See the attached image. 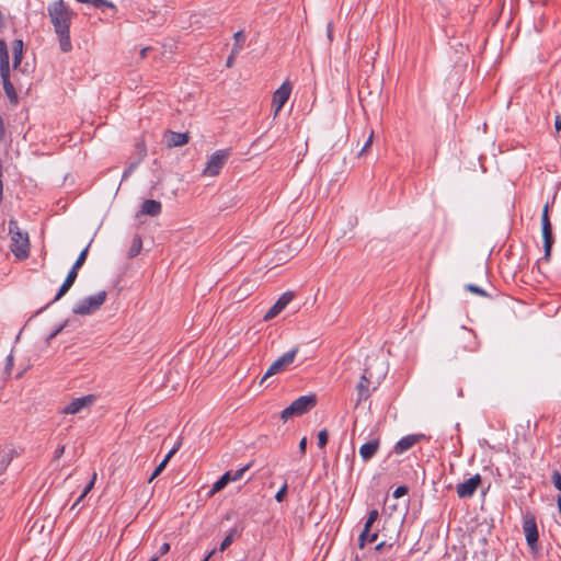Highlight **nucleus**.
Masks as SVG:
<instances>
[{
	"label": "nucleus",
	"mask_w": 561,
	"mask_h": 561,
	"mask_svg": "<svg viewBox=\"0 0 561 561\" xmlns=\"http://www.w3.org/2000/svg\"><path fill=\"white\" fill-rule=\"evenodd\" d=\"M47 11L54 25L55 33L58 36L61 51H70L72 49L70 41V20L73 13L65 4L64 0L53 2L48 5Z\"/></svg>",
	"instance_id": "obj_1"
},
{
	"label": "nucleus",
	"mask_w": 561,
	"mask_h": 561,
	"mask_svg": "<svg viewBox=\"0 0 561 561\" xmlns=\"http://www.w3.org/2000/svg\"><path fill=\"white\" fill-rule=\"evenodd\" d=\"M9 233L12 244L11 251L18 259H26L28 256L30 241L26 232H22L18 222L13 219L9 220Z\"/></svg>",
	"instance_id": "obj_2"
},
{
	"label": "nucleus",
	"mask_w": 561,
	"mask_h": 561,
	"mask_svg": "<svg viewBox=\"0 0 561 561\" xmlns=\"http://www.w3.org/2000/svg\"><path fill=\"white\" fill-rule=\"evenodd\" d=\"M317 404L316 394L301 396L294 400L287 408L280 412L283 422H287L293 416H300L307 413Z\"/></svg>",
	"instance_id": "obj_3"
},
{
	"label": "nucleus",
	"mask_w": 561,
	"mask_h": 561,
	"mask_svg": "<svg viewBox=\"0 0 561 561\" xmlns=\"http://www.w3.org/2000/svg\"><path fill=\"white\" fill-rule=\"evenodd\" d=\"M107 297V293L105 290H101L95 295L85 297L79 300L72 308V312L78 316H87L90 314L101 308V306L105 302Z\"/></svg>",
	"instance_id": "obj_4"
},
{
	"label": "nucleus",
	"mask_w": 561,
	"mask_h": 561,
	"mask_svg": "<svg viewBox=\"0 0 561 561\" xmlns=\"http://www.w3.org/2000/svg\"><path fill=\"white\" fill-rule=\"evenodd\" d=\"M548 204L545 205L542 215H541V233H542V240H543V259L549 260L551 254V249L554 242L553 233H552V226L549 219L548 215Z\"/></svg>",
	"instance_id": "obj_5"
},
{
	"label": "nucleus",
	"mask_w": 561,
	"mask_h": 561,
	"mask_svg": "<svg viewBox=\"0 0 561 561\" xmlns=\"http://www.w3.org/2000/svg\"><path fill=\"white\" fill-rule=\"evenodd\" d=\"M298 351H299V347L296 346L293 350H290V351L286 352L285 354H283L280 357H278L268 367V369L266 370V373L264 374V376L260 380V385H262L268 377L283 371L287 366H289L294 362Z\"/></svg>",
	"instance_id": "obj_6"
},
{
	"label": "nucleus",
	"mask_w": 561,
	"mask_h": 561,
	"mask_svg": "<svg viewBox=\"0 0 561 561\" xmlns=\"http://www.w3.org/2000/svg\"><path fill=\"white\" fill-rule=\"evenodd\" d=\"M523 530L526 537V542L533 552H538V529L536 518L527 514L523 519Z\"/></svg>",
	"instance_id": "obj_7"
},
{
	"label": "nucleus",
	"mask_w": 561,
	"mask_h": 561,
	"mask_svg": "<svg viewBox=\"0 0 561 561\" xmlns=\"http://www.w3.org/2000/svg\"><path fill=\"white\" fill-rule=\"evenodd\" d=\"M228 156L229 152L227 150H217L214 152L206 162V167L203 170V173L209 176L219 174V171L224 167Z\"/></svg>",
	"instance_id": "obj_8"
},
{
	"label": "nucleus",
	"mask_w": 561,
	"mask_h": 561,
	"mask_svg": "<svg viewBox=\"0 0 561 561\" xmlns=\"http://www.w3.org/2000/svg\"><path fill=\"white\" fill-rule=\"evenodd\" d=\"M250 463L245 465L244 467L238 469L234 472L226 471L211 486V490L209 492L210 495H214L215 493L221 491L230 481H237L242 478L244 472L250 468Z\"/></svg>",
	"instance_id": "obj_9"
},
{
	"label": "nucleus",
	"mask_w": 561,
	"mask_h": 561,
	"mask_svg": "<svg viewBox=\"0 0 561 561\" xmlns=\"http://www.w3.org/2000/svg\"><path fill=\"white\" fill-rule=\"evenodd\" d=\"M94 394H87L80 398L73 399L70 403L65 405L61 409V413L64 414H76L79 413L82 409L91 407L95 401Z\"/></svg>",
	"instance_id": "obj_10"
},
{
	"label": "nucleus",
	"mask_w": 561,
	"mask_h": 561,
	"mask_svg": "<svg viewBox=\"0 0 561 561\" xmlns=\"http://www.w3.org/2000/svg\"><path fill=\"white\" fill-rule=\"evenodd\" d=\"M291 93V87L288 82H284L273 94L272 106L274 107V116L278 114L284 104L288 101Z\"/></svg>",
	"instance_id": "obj_11"
},
{
	"label": "nucleus",
	"mask_w": 561,
	"mask_h": 561,
	"mask_svg": "<svg viewBox=\"0 0 561 561\" xmlns=\"http://www.w3.org/2000/svg\"><path fill=\"white\" fill-rule=\"evenodd\" d=\"M480 483H481V477H480V474L477 473L473 477L466 480L465 482L457 484V495L460 499L471 497L476 493Z\"/></svg>",
	"instance_id": "obj_12"
},
{
	"label": "nucleus",
	"mask_w": 561,
	"mask_h": 561,
	"mask_svg": "<svg viewBox=\"0 0 561 561\" xmlns=\"http://www.w3.org/2000/svg\"><path fill=\"white\" fill-rule=\"evenodd\" d=\"M294 293L286 291L284 293L276 302L268 309V311L264 314V320L270 321L275 318L278 313H280L287 305L293 300Z\"/></svg>",
	"instance_id": "obj_13"
},
{
	"label": "nucleus",
	"mask_w": 561,
	"mask_h": 561,
	"mask_svg": "<svg viewBox=\"0 0 561 561\" xmlns=\"http://www.w3.org/2000/svg\"><path fill=\"white\" fill-rule=\"evenodd\" d=\"M424 438H425L424 434H410V435L403 436L396 443V445L393 447V453L397 455H401V454L405 453L407 450H409L410 448H412L416 443H419L421 439H424Z\"/></svg>",
	"instance_id": "obj_14"
},
{
	"label": "nucleus",
	"mask_w": 561,
	"mask_h": 561,
	"mask_svg": "<svg viewBox=\"0 0 561 561\" xmlns=\"http://www.w3.org/2000/svg\"><path fill=\"white\" fill-rule=\"evenodd\" d=\"M0 76L1 79L10 78V60L7 44L0 39Z\"/></svg>",
	"instance_id": "obj_15"
},
{
	"label": "nucleus",
	"mask_w": 561,
	"mask_h": 561,
	"mask_svg": "<svg viewBox=\"0 0 561 561\" xmlns=\"http://www.w3.org/2000/svg\"><path fill=\"white\" fill-rule=\"evenodd\" d=\"M165 139H167V146L169 148L181 147L188 142L190 136H188V133H176V131L168 130L165 134Z\"/></svg>",
	"instance_id": "obj_16"
},
{
	"label": "nucleus",
	"mask_w": 561,
	"mask_h": 561,
	"mask_svg": "<svg viewBox=\"0 0 561 561\" xmlns=\"http://www.w3.org/2000/svg\"><path fill=\"white\" fill-rule=\"evenodd\" d=\"M369 387H370V380L367 378L366 373H364L360 376L359 381L356 385V392H357L356 402H357V404L369 398V396H370Z\"/></svg>",
	"instance_id": "obj_17"
},
{
	"label": "nucleus",
	"mask_w": 561,
	"mask_h": 561,
	"mask_svg": "<svg viewBox=\"0 0 561 561\" xmlns=\"http://www.w3.org/2000/svg\"><path fill=\"white\" fill-rule=\"evenodd\" d=\"M162 209L161 203L156 199H145L141 204L139 214L156 217Z\"/></svg>",
	"instance_id": "obj_18"
},
{
	"label": "nucleus",
	"mask_w": 561,
	"mask_h": 561,
	"mask_svg": "<svg viewBox=\"0 0 561 561\" xmlns=\"http://www.w3.org/2000/svg\"><path fill=\"white\" fill-rule=\"evenodd\" d=\"M379 448V440L373 439L363 444L359 448V455L364 461L370 460Z\"/></svg>",
	"instance_id": "obj_19"
},
{
	"label": "nucleus",
	"mask_w": 561,
	"mask_h": 561,
	"mask_svg": "<svg viewBox=\"0 0 561 561\" xmlns=\"http://www.w3.org/2000/svg\"><path fill=\"white\" fill-rule=\"evenodd\" d=\"M138 10L141 13V18L146 21L153 19L157 13V5H153L150 0H141L138 3Z\"/></svg>",
	"instance_id": "obj_20"
},
{
	"label": "nucleus",
	"mask_w": 561,
	"mask_h": 561,
	"mask_svg": "<svg viewBox=\"0 0 561 561\" xmlns=\"http://www.w3.org/2000/svg\"><path fill=\"white\" fill-rule=\"evenodd\" d=\"M15 455V450L11 447H3L0 449V474L5 471Z\"/></svg>",
	"instance_id": "obj_21"
},
{
	"label": "nucleus",
	"mask_w": 561,
	"mask_h": 561,
	"mask_svg": "<svg viewBox=\"0 0 561 561\" xmlns=\"http://www.w3.org/2000/svg\"><path fill=\"white\" fill-rule=\"evenodd\" d=\"M12 53H13V67L16 68L22 60L23 53V41L14 39L12 43Z\"/></svg>",
	"instance_id": "obj_22"
},
{
	"label": "nucleus",
	"mask_w": 561,
	"mask_h": 561,
	"mask_svg": "<svg viewBox=\"0 0 561 561\" xmlns=\"http://www.w3.org/2000/svg\"><path fill=\"white\" fill-rule=\"evenodd\" d=\"M3 90L9 98L10 102L13 104L18 103V95L14 89L13 83L10 81V78L2 79Z\"/></svg>",
	"instance_id": "obj_23"
},
{
	"label": "nucleus",
	"mask_w": 561,
	"mask_h": 561,
	"mask_svg": "<svg viewBox=\"0 0 561 561\" xmlns=\"http://www.w3.org/2000/svg\"><path fill=\"white\" fill-rule=\"evenodd\" d=\"M233 41H234V43L232 45L231 50L233 51V54H239L242 50L244 42H245L244 32L242 30L236 32L233 34Z\"/></svg>",
	"instance_id": "obj_24"
},
{
	"label": "nucleus",
	"mask_w": 561,
	"mask_h": 561,
	"mask_svg": "<svg viewBox=\"0 0 561 561\" xmlns=\"http://www.w3.org/2000/svg\"><path fill=\"white\" fill-rule=\"evenodd\" d=\"M141 248H142V240H141L140 236L136 234L134 237L131 245L127 252L128 257L133 259V257L137 256L140 253Z\"/></svg>",
	"instance_id": "obj_25"
},
{
	"label": "nucleus",
	"mask_w": 561,
	"mask_h": 561,
	"mask_svg": "<svg viewBox=\"0 0 561 561\" xmlns=\"http://www.w3.org/2000/svg\"><path fill=\"white\" fill-rule=\"evenodd\" d=\"M91 242L92 241H90L89 244L80 252L79 256L77 257L76 262L73 263L71 268L75 270L76 272H78L79 268H81V266L84 264Z\"/></svg>",
	"instance_id": "obj_26"
},
{
	"label": "nucleus",
	"mask_w": 561,
	"mask_h": 561,
	"mask_svg": "<svg viewBox=\"0 0 561 561\" xmlns=\"http://www.w3.org/2000/svg\"><path fill=\"white\" fill-rule=\"evenodd\" d=\"M77 277H78V272H76L75 270L70 268V271L68 272L64 283L61 284V286H65L68 289H70L72 287V285L75 284Z\"/></svg>",
	"instance_id": "obj_27"
},
{
	"label": "nucleus",
	"mask_w": 561,
	"mask_h": 561,
	"mask_svg": "<svg viewBox=\"0 0 561 561\" xmlns=\"http://www.w3.org/2000/svg\"><path fill=\"white\" fill-rule=\"evenodd\" d=\"M465 289L472 294L482 296V297H491L483 288H481L474 284H467L465 286Z\"/></svg>",
	"instance_id": "obj_28"
},
{
	"label": "nucleus",
	"mask_w": 561,
	"mask_h": 561,
	"mask_svg": "<svg viewBox=\"0 0 561 561\" xmlns=\"http://www.w3.org/2000/svg\"><path fill=\"white\" fill-rule=\"evenodd\" d=\"M68 288L65 287V286H60L56 296L54 297V299L48 302L45 307H43L38 312H42L44 309L48 308L50 305H53L54 302L58 301L59 299H61L67 293H68Z\"/></svg>",
	"instance_id": "obj_29"
},
{
	"label": "nucleus",
	"mask_w": 561,
	"mask_h": 561,
	"mask_svg": "<svg viewBox=\"0 0 561 561\" xmlns=\"http://www.w3.org/2000/svg\"><path fill=\"white\" fill-rule=\"evenodd\" d=\"M135 147L138 154V158L136 160H139V162H141L144 158L147 156L146 145L144 141H138Z\"/></svg>",
	"instance_id": "obj_30"
},
{
	"label": "nucleus",
	"mask_w": 561,
	"mask_h": 561,
	"mask_svg": "<svg viewBox=\"0 0 561 561\" xmlns=\"http://www.w3.org/2000/svg\"><path fill=\"white\" fill-rule=\"evenodd\" d=\"M328 439H329L328 431L327 430H321L318 433V446H319V448H324L325 445L328 444Z\"/></svg>",
	"instance_id": "obj_31"
},
{
	"label": "nucleus",
	"mask_w": 561,
	"mask_h": 561,
	"mask_svg": "<svg viewBox=\"0 0 561 561\" xmlns=\"http://www.w3.org/2000/svg\"><path fill=\"white\" fill-rule=\"evenodd\" d=\"M67 324H68V320H66L65 322L59 324L56 329H54V331H51L49 333V335L47 336L46 342L49 343L50 340L55 339L67 327Z\"/></svg>",
	"instance_id": "obj_32"
},
{
	"label": "nucleus",
	"mask_w": 561,
	"mask_h": 561,
	"mask_svg": "<svg viewBox=\"0 0 561 561\" xmlns=\"http://www.w3.org/2000/svg\"><path fill=\"white\" fill-rule=\"evenodd\" d=\"M167 462L165 461H161L157 467L156 469L153 470L152 474L149 477L148 479V482H152L163 470L164 468L167 467Z\"/></svg>",
	"instance_id": "obj_33"
},
{
	"label": "nucleus",
	"mask_w": 561,
	"mask_h": 561,
	"mask_svg": "<svg viewBox=\"0 0 561 561\" xmlns=\"http://www.w3.org/2000/svg\"><path fill=\"white\" fill-rule=\"evenodd\" d=\"M551 481L554 488L561 492V473L558 470L552 471Z\"/></svg>",
	"instance_id": "obj_34"
},
{
	"label": "nucleus",
	"mask_w": 561,
	"mask_h": 561,
	"mask_svg": "<svg viewBox=\"0 0 561 561\" xmlns=\"http://www.w3.org/2000/svg\"><path fill=\"white\" fill-rule=\"evenodd\" d=\"M139 160H135L133 161L128 168L123 172V175H122V180H126L131 173L139 165Z\"/></svg>",
	"instance_id": "obj_35"
},
{
	"label": "nucleus",
	"mask_w": 561,
	"mask_h": 561,
	"mask_svg": "<svg viewBox=\"0 0 561 561\" xmlns=\"http://www.w3.org/2000/svg\"><path fill=\"white\" fill-rule=\"evenodd\" d=\"M473 337V333L471 330H468L467 328L465 327H461L460 328V331H459V339L461 341H467V340H470Z\"/></svg>",
	"instance_id": "obj_36"
},
{
	"label": "nucleus",
	"mask_w": 561,
	"mask_h": 561,
	"mask_svg": "<svg viewBox=\"0 0 561 561\" xmlns=\"http://www.w3.org/2000/svg\"><path fill=\"white\" fill-rule=\"evenodd\" d=\"M13 362H14V357H13V354L10 353L7 357V362H5V366H4V374L7 376H10L11 375V370H12V367H13Z\"/></svg>",
	"instance_id": "obj_37"
},
{
	"label": "nucleus",
	"mask_w": 561,
	"mask_h": 561,
	"mask_svg": "<svg viewBox=\"0 0 561 561\" xmlns=\"http://www.w3.org/2000/svg\"><path fill=\"white\" fill-rule=\"evenodd\" d=\"M233 541V534L227 535L220 543V551L226 550Z\"/></svg>",
	"instance_id": "obj_38"
},
{
	"label": "nucleus",
	"mask_w": 561,
	"mask_h": 561,
	"mask_svg": "<svg viewBox=\"0 0 561 561\" xmlns=\"http://www.w3.org/2000/svg\"><path fill=\"white\" fill-rule=\"evenodd\" d=\"M287 493V484H284L275 494V500L280 503L284 501Z\"/></svg>",
	"instance_id": "obj_39"
},
{
	"label": "nucleus",
	"mask_w": 561,
	"mask_h": 561,
	"mask_svg": "<svg viewBox=\"0 0 561 561\" xmlns=\"http://www.w3.org/2000/svg\"><path fill=\"white\" fill-rule=\"evenodd\" d=\"M409 489L405 485H399L393 491V497L399 499L408 493Z\"/></svg>",
	"instance_id": "obj_40"
},
{
	"label": "nucleus",
	"mask_w": 561,
	"mask_h": 561,
	"mask_svg": "<svg viewBox=\"0 0 561 561\" xmlns=\"http://www.w3.org/2000/svg\"><path fill=\"white\" fill-rule=\"evenodd\" d=\"M368 542V531L362 530L359 537H358V546L360 549L365 547V543Z\"/></svg>",
	"instance_id": "obj_41"
},
{
	"label": "nucleus",
	"mask_w": 561,
	"mask_h": 561,
	"mask_svg": "<svg viewBox=\"0 0 561 561\" xmlns=\"http://www.w3.org/2000/svg\"><path fill=\"white\" fill-rule=\"evenodd\" d=\"M393 546V542H388L387 540H382L380 541L379 543L376 545L375 547V550L380 552L382 551L386 547H389L391 548Z\"/></svg>",
	"instance_id": "obj_42"
},
{
	"label": "nucleus",
	"mask_w": 561,
	"mask_h": 561,
	"mask_svg": "<svg viewBox=\"0 0 561 561\" xmlns=\"http://www.w3.org/2000/svg\"><path fill=\"white\" fill-rule=\"evenodd\" d=\"M95 478H96V473L93 474L91 481L85 485V488L83 489L82 491V496H87V494L91 491V489L93 488L94 485V481H95Z\"/></svg>",
	"instance_id": "obj_43"
},
{
	"label": "nucleus",
	"mask_w": 561,
	"mask_h": 561,
	"mask_svg": "<svg viewBox=\"0 0 561 561\" xmlns=\"http://www.w3.org/2000/svg\"><path fill=\"white\" fill-rule=\"evenodd\" d=\"M180 447V443H178L165 456L164 458L162 459V461H165L167 463L170 461V459L172 458V456L178 451Z\"/></svg>",
	"instance_id": "obj_44"
},
{
	"label": "nucleus",
	"mask_w": 561,
	"mask_h": 561,
	"mask_svg": "<svg viewBox=\"0 0 561 561\" xmlns=\"http://www.w3.org/2000/svg\"><path fill=\"white\" fill-rule=\"evenodd\" d=\"M237 55H238V54H233V51L231 50V53H230V55L228 56L227 61H226V66H227L228 68H230V67H232V66H233V64H234V59H236V56H237Z\"/></svg>",
	"instance_id": "obj_45"
},
{
	"label": "nucleus",
	"mask_w": 561,
	"mask_h": 561,
	"mask_svg": "<svg viewBox=\"0 0 561 561\" xmlns=\"http://www.w3.org/2000/svg\"><path fill=\"white\" fill-rule=\"evenodd\" d=\"M170 551V545L168 542H164L159 548L160 556H164Z\"/></svg>",
	"instance_id": "obj_46"
},
{
	"label": "nucleus",
	"mask_w": 561,
	"mask_h": 561,
	"mask_svg": "<svg viewBox=\"0 0 561 561\" xmlns=\"http://www.w3.org/2000/svg\"><path fill=\"white\" fill-rule=\"evenodd\" d=\"M307 449V437H302L299 442V451L304 455Z\"/></svg>",
	"instance_id": "obj_47"
},
{
	"label": "nucleus",
	"mask_w": 561,
	"mask_h": 561,
	"mask_svg": "<svg viewBox=\"0 0 561 561\" xmlns=\"http://www.w3.org/2000/svg\"><path fill=\"white\" fill-rule=\"evenodd\" d=\"M104 0H89L87 4H92L94 8H103Z\"/></svg>",
	"instance_id": "obj_48"
},
{
	"label": "nucleus",
	"mask_w": 561,
	"mask_h": 561,
	"mask_svg": "<svg viewBox=\"0 0 561 561\" xmlns=\"http://www.w3.org/2000/svg\"><path fill=\"white\" fill-rule=\"evenodd\" d=\"M373 137H374V133L371 131V133H370V135H369V137H368V139H367V141L365 142L364 147L362 148V150H360V152H359L360 154H362L364 151H366V150H367V148L371 145V142H373Z\"/></svg>",
	"instance_id": "obj_49"
},
{
	"label": "nucleus",
	"mask_w": 561,
	"mask_h": 561,
	"mask_svg": "<svg viewBox=\"0 0 561 561\" xmlns=\"http://www.w3.org/2000/svg\"><path fill=\"white\" fill-rule=\"evenodd\" d=\"M379 538V533L378 531H368V542H375L377 541Z\"/></svg>",
	"instance_id": "obj_50"
},
{
	"label": "nucleus",
	"mask_w": 561,
	"mask_h": 561,
	"mask_svg": "<svg viewBox=\"0 0 561 561\" xmlns=\"http://www.w3.org/2000/svg\"><path fill=\"white\" fill-rule=\"evenodd\" d=\"M378 515H379V514H378V511H377V510H371V511H369V513H368V517H367V519H368V520L376 522V520H377V518H378Z\"/></svg>",
	"instance_id": "obj_51"
},
{
	"label": "nucleus",
	"mask_w": 561,
	"mask_h": 561,
	"mask_svg": "<svg viewBox=\"0 0 561 561\" xmlns=\"http://www.w3.org/2000/svg\"><path fill=\"white\" fill-rule=\"evenodd\" d=\"M65 451V446H59L54 454V459H59Z\"/></svg>",
	"instance_id": "obj_52"
},
{
	"label": "nucleus",
	"mask_w": 561,
	"mask_h": 561,
	"mask_svg": "<svg viewBox=\"0 0 561 561\" xmlns=\"http://www.w3.org/2000/svg\"><path fill=\"white\" fill-rule=\"evenodd\" d=\"M554 127H556V129H557L558 131H559V130H561V115H560V114H558V115L556 116Z\"/></svg>",
	"instance_id": "obj_53"
},
{
	"label": "nucleus",
	"mask_w": 561,
	"mask_h": 561,
	"mask_svg": "<svg viewBox=\"0 0 561 561\" xmlns=\"http://www.w3.org/2000/svg\"><path fill=\"white\" fill-rule=\"evenodd\" d=\"M151 50V47H145L140 50V58L144 59L147 57L148 53Z\"/></svg>",
	"instance_id": "obj_54"
},
{
	"label": "nucleus",
	"mask_w": 561,
	"mask_h": 561,
	"mask_svg": "<svg viewBox=\"0 0 561 561\" xmlns=\"http://www.w3.org/2000/svg\"><path fill=\"white\" fill-rule=\"evenodd\" d=\"M374 523L375 522H373V520L366 519L365 525H364V530L370 531V528L373 527Z\"/></svg>",
	"instance_id": "obj_55"
},
{
	"label": "nucleus",
	"mask_w": 561,
	"mask_h": 561,
	"mask_svg": "<svg viewBox=\"0 0 561 561\" xmlns=\"http://www.w3.org/2000/svg\"><path fill=\"white\" fill-rule=\"evenodd\" d=\"M84 497H85V496H82V493H81V494H80V496L77 499V501L73 503V505H72L71 510H75V508H76V506H77L78 504H80V502H82V500H83Z\"/></svg>",
	"instance_id": "obj_56"
},
{
	"label": "nucleus",
	"mask_w": 561,
	"mask_h": 561,
	"mask_svg": "<svg viewBox=\"0 0 561 561\" xmlns=\"http://www.w3.org/2000/svg\"><path fill=\"white\" fill-rule=\"evenodd\" d=\"M84 497H85V496H82V493H81V494H80V496L77 499V501L73 503V505H72L71 510H75V508H76V506H77L78 504H80V502H82V500H83Z\"/></svg>",
	"instance_id": "obj_57"
},
{
	"label": "nucleus",
	"mask_w": 561,
	"mask_h": 561,
	"mask_svg": "<svg viewBox=\"0 0 561 561\" xmlns=\"http://www.w3.org/2000/svg\"><path fill=\"white\" fill-rule=\"evenodd\" d=\"M103 7L111 8V9H115L114 3H112V2H111V1H108V0H104Z\"/></svg>",
	"instance_id": "obj_58"
},
{
	"label": "nucleus",
	"mask_w": 561,
	"mask_h": 561,
	"mask_svg": "<svg viewBox=\"0 0 561 561\" xmlns=\"http://www.w3.org/2000/svg\"><path fill=\"white\" fill-rule=\"evenodd\" d=\"M4 134V123L2 117L0 116V136Z\"/></svg>",
	"instance_id": "obj_59"
},
{
	"label": "nucleus",
	"mask_w": 561,
	"mask_h": 561,
	"mask_svg": "<svg viewBox=\"0 0 561 561\" xmlns=\"http://www.w3.org/2000/svg\"><path fill=\"white\" fill-rule=\"evenodd\" d=\"M328 37L330 38V41L332 39V23L328 24Z\"/></svg>",
	"instance_id": "obj_60"
},
{
	"label": "nucleus",
	"mask_w": 561,
	"mask_h": 561,
	"mask_svg": "<svg viewBox=\"0 0 561 561\" xmlns=\"http://www.w3.org/2000/svg\"><path fill=\"white\" fill-rule=\"evenodd\" d=\"M215 550H211L210 552H208L205 558L203 559V561H208L210 559V557L214 554Z\"/></svg>",
	"instance_id": "obj_61"
},
{
	"label": "nucleus",
	"mask_w": 561,
	"mask_h": 561,
	"mask_svg": "<svg viewBox=\"0 0 561 561\" xmlns=\"http://www.w3.org/2000/svg\"><path fill=\"white\" fill-rule=\"evenodd\" d=\"M158 560H159V557H153L149 561H158Z\"/></svg>",
	"instance_id": "obj_62"
}]
</instances>
